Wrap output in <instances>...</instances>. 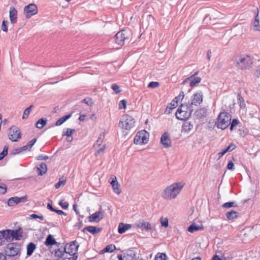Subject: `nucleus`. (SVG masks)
Returning a JSON list of instances; mask_svg holds the SVG:
<instances>
[{
  "label": "nucleus",
  "mask_w": 260,
  "mask_h": 260,
  "mask_svg": "<svg viewBox=\"0 0 260 260\" xmlns=\"http://www.w3.org/2000/svg\"><path fill=\"white\" fill-rule=\"evenodd\" d=\"M8 22L4 20L2 22V29L4 31L7 32L8 31Z\"/></svg>",
  "instance_id": "obj_50"
},
{
  "label": "nucleus",
  "mask_w": 260,
  "mask_h": 260,
  "mask_svg": "<svg viewBox=\"0 0 260 260\" xmlns=\"http://www.w3.org/2000/svg\"><path fill=\"white\" fill-rule=\"evenodd\" d=\"M211 53L212 52L211 50H209L207 51V58L209 61L210 60V58L211 57Z\"/></svg>",
  "instance_id": "obj_63"
},
{
  "label": "nucleus",
  "mask_w": 260,
  "mask_h": 260,
  "mask_svg": "<svg viewBox=\"0 0 260 260\" xmlns=\"http://www.w3.org/2000/svg\"><path fill=\"white\" fill-rule=\"evenodd\" d=\"M21 246L20 245L12 243L8 244L5 249L6 255L8 256H15L20 255Z\"/></svg>",
  "instance_id": "obj_6"
},
{
  "label": "nucleus",
  "mask_w": 260,
  "mask_h": 260,
  "mask_svg": "<svg viewBox=\"0 0 260 260\" xmlns=\"http://www.w3.org/2000/svg\"><path fill=\"white\" fill-rule=\"evenodd\" d=\"M148 134L146 131L139 132L135 136L134 142L136 144H146L148 142Z\"/></svg>",
  "instance_id": "obj_10"
},
{
  "label": "nucleus",
  "mask_w": 260,
  "mask_h": 260,
  "mask_svg": "<svg viewBox=\"0 0 260 260\" xmlns=\"http://www.w3.org/2000/svg\"><path fill=\"white\" fill-rule=\"evenodd\" d=\"M101 228H96L95 226L90 225L84 228L83 229L82 231L85 232V231H87L94 235L98 233H100L101 231Z\"/></svg>",
  "instance_id": "obj_19"
},
{
  "label": "nucleus",
  "mask_w": 260,
  "mask_h": 260,
  "mask_svg": "<svg viewBox=\"0 0 260 260\" xmlns=\"http://www.w3.org/2000/svg\"><path fill=\"white\" fill-rule=\"evenodd\" d=\"M4 235V240L7 242H11L13 241L12 233L13 230H6L2 231Z\"/></svg>",
  "instance_id": "obj_20"
},
{
  "label": "nucleus",
  "mask_w": 260,
  "mask_h": 260,
  "mask_svg": "<svg viewBox=\"0 0 260 260\" xmlns=\"http://www.w3.org/2000/svg\"><path fill=\"white\" fill-rule=\"evenodd\" d=\"M206 111L204 109H200L196 111V115L199 117L201 118L206 116Z\"/></svg>",
  "instance_id": "obj_37"
},
{
  "label": "nucleus",
  "mask_w": 260,
  "mask_h": 260,
  "mask_svg": "<svg viewBox=\"0 0 260 260\" xmlns=\"http://www.w3.org/2000/svg\"><path fill=\"white\" fill-rule=\"evenodd\" d=\"M67 245L68 244H66V249L68 248V251H66V254L77 255V250L79 245L76 241L72 242L68 247Z\"/></svg>",
  "instance_id": "obj_12"
},
{
  "label": "nucleus",
  "mask_w": 260,
  "mask_h": 260,
  "mask_svg": "<svg viewBox=\"0 0 260 260\" xmlns=\"http://www.w3.org/2000/svg\"><path fill=\"white\" fill-rule=\"evenodd\" d=\"M255 75L257 77H259L260 76V65L257 66Z\"/></svg>",
  "instance_id": "obj_60"
},
{
  "label": "nucleus",
  "mask_w": 260,
  "mask_h": 260,
  "mask_svg": "<svg viewBox=\"0 0 260 260\" xmlns=\"http://www.w3.org/2000/svg\"><path fill=\"white\" fill-rule=\"evenodd\" d=\"M235 145L233 143L230 144L226 148L223 149L222 151L219 152L217 155H218V159L221 157L228 151H232L235 148Z\"/></svg>",
  "instance_id": "obj_24"
},
{
  "label": "nucleus",
  "mask_w": 260,
  "mask_h": 260,
  "mask_svg": "<svg viewBox=\"0 0 260 260\" xmlns=\"http://www.w3.org/2000/svg\"><path fill=\"white\" fill-rule=\"evenodd\" d=\"M192 128L193 125L188 122H185L183 126V129L185 132H189Z\"/></svg>",
  "instance_id": "obj_35"
},
{
  "label": "nucleus",
  "mask_w": 260,
  "mask_h": 260,
  "mask_svg": "<svg viewBox=\"0 0 260 260\" xmlns=\"http://www.w3.org/2000/svg\"><path fill=\"white\" fill-rule=\"evenodd\" d=\"M111 179H112L110 183L112 186L113 191L117 194H120L121 189L120 188L119 184L117 181L116 177L114 176L113 178H111Z\"/></svg>",
  "instance_id": "obj_16"
},
{
  "label": "nucleus",
  "mask_w": 260,
  "mask_h": 260,
  "mask_svg": "<svg viewBox=\"0 0 260 260\" xmlns=\"http://www.w3.org/2000/svg\"><path fill=\"white\" fill-rule=\"evenodd\" d=\"M47 119L46 118H41L36 123V127L39 129L42 128L47 123Z\"/></svg>",
  "instance_id": "obj_33"
},
{
  "label": "nucleus",
  "mask_w": 260,
  "mask_h": 260,
  "mask_svg": "<svg viewBox=\"0 0 260 260\" xmlns=\"http://www.w3.org/2000/svg\"><path fill=\"white\" fill-rule=\"evenodd\" d=\"M65 253V246L61 247L55 251V255L58 258V260H63Z\"/></svg>",
  "instance_id": "obj_21"
},
{
  "label": "nucleus",
  "mask_w": 260,
  "mask_h": 260,
  "mask_svg": "<svg viewBox=\"0 0 260 260\" xmlns=\"http://www.w3.org/2000/svg\"><path fill=\"white\" fill-rule=\"evenodd\" d=\"M127 34L124 30L118 32L114 38L115 43L120 46L123 45L125 42L128 40Z\"/></svg>",
  "instance_id": "obj_7"
},
{
  "label": "nucleus",
  "mask_w": 260,
  "mask_h": 260,
  "mask_svg": "<svg viewBox=\"0 0 260 260\" xmlns=\"http://www.w3.org/2000/svg\"><path fill=\"white\" fill-rule=\"evenodd\" d=\"M36 139H34L32 140H31L27 144V145L25 147H24V148L26 147H29V148H31L34 144L35 143H36Z\"/></svg>",
  "instance_id": "obj_56"
},
{
  "label": "nucleus",
  "mask_w": 260,
  "mask_h": 260,
  "mask_svg": "<svg viewBox=\"0 0 260 260\" xmlns=\"http://www.w3.org/2000/svg\"><path fill=\"white\" fill-rule=\"evenodd\" d=\"M259 21H254L253 23L254 29L256 31H260V25Z\"/></svg>",
  "instance_id": "obj_48"
},
{
  "label": "nucleus",
  "mask_w": 260,
  "mask_h": 260,
  "mask_svg": "<svg viewBox=\"0 0 260 260\" xmlns=\"http://www.w3.org/2000/svg\"><path fill=\"white\" fill-rule=\"evenodd\" d=\"M90 222H99L103 218V212L101 211L95 212L89 217Z\"/></svg>",
  "instance_id": "obj_15"
},
{
  "label": "nucleus",
  "mask_w": 260,
  "mask_h": 260,
  "mask_svg": "<svg viewBox=\"0 0 260 260\" xmlns=\"http://www.w3.org/2000/svg\"><path fill=\"white\" fill-rule=\"evenodd\" d=\"M30 216L34 218V219H36V218H39L40 219L43 220L44 219V217L43 216H39V215H38L37 214H32L30 215Z\"/></svg>",
  "instance_id": "obj_58"
},
{
  "label": "nucleus",
  "mask_w": 260,
  "mask_h": 260,
  "mask_svg": "<svg viewBox=\"0 0 260 260\" xmlns=\"http://www.w3.org/2000/svg\"><path fill=\"white\" fill-rule=\"evenodd\" d=\"M48 158L47 156H43V155H40L38 156V160H43V159H47Z\"/></svg>",
  "instance_id": "obj_62"
},
{
  "label": "nucleus",
  "mask_w": 260,
  "mask_h": 260,
  "mask_svg": "<svg viewBox=\"0 0 260 260\" xmlns=\"http://www.w3.org/2000/svg\"><path fill=\"white\" fill-rule=\"evenodd\" d=\"M111 88L116 93H119L121 92V90L120 89L119 86L117 85L116 84L112 85Z\"/></svg>",
  "instance_id": "obj_47"
},
{
  "label": "nucleus",
  "mask_w": 260,
  "mask_h": 260,
  "mask_svg": "<svg viewBox=\"0 0 260 260\" xmlns=\"http://www.w3.org/2000/svg\"><path fill=\"white\" fill-rule=\"evenodd\" d=\"M77 255L66 254V260H77Z\"/></svg>",
  "instance_id": "obj_45"
},
{
  "label": "nucleus",
  "mask_w": 260,
  "mask_h": 260,
  "mask_svg": "<svg viewBox=\"0 0 260 260\" xmlns=\"http://www.w3.org/2000/svg\"><path fill=\"white\" fill-rule=\"evenodd\" d=\"M203 93L202 91L197 92L194 93L191 98L190 101L188 102L191 106H198L203 102Z\"/></svg>",
  "instance_id": "obj_11"
},
{
  "label": "nucleus",
  "mask_w": 260,
  "mask_h": 260,
  "mask_svg": "<svg viewBox=\"0 0 260 260\" xmlns=\"http://www.w3.org/2000/svg\"><path fill=\"white\" fill-rule=\"evenodd\" d=\"M135 124L134 118L129 115L125 114L120 119L119 125L122 128L129 130L135 126Z\"/></svg>",
  "instance_id": "obj_5"
},
{
  "label": "nucleus",
  "mask_w": 260,
  "mask_h": 260,
  "mask_svg": "<svg viewBox=\"0 0 260 260\" xmlns=\"http://www.w3.org/2000/svg\"><path fill=\"white\" fill-rule=\"evenodd\" d=\"M56 243L57 242L55 241V239L51 235L47 236L45 241V245L46 246H52L56 244Z\"/></svg>",
  "instance_id": "obj_28"
},
{
  "label": "nucleus",
  "mask_w": 260,
  "mask_h": 260,
  "mask_svg": "<svg viewBox=\"0 0 260 260\" xmlns=\"http://www.w3.org/2000/svg\"><path fill=\"white\" fill-rule=\"evenodd\" d=\"M173 109V108H172V106H171V105L170 107L168 106L165 111V113L170 114L171 112V111Z\"/></svg>",
  "instance_id": "obj_61"
},
{
  "label": "nucleus",
  "mask_w": 260,
  "mask_h": 260,
  "mask_svg": "<svg viewBox=\"0 0 260 260\" xmlns=\"http://www.w3.org/2000/svg\"><path fill=\"white\" fill-rule=\"evenodd\" d=\"M7 188L6 187L0 186V194H4L6 192Z\"/></svg>",
  "instance_id": "obj_59"
},
{
  "label": "nucleus",
  "mask_w": 260,
  "mask_h": 260,
  "mask_svg": "<svg viewBox=\"0 0 260 260\" xmlns=\"http://www.w3.org/2000/svg\"><path fill=\"white\" fill-rule=\"evenodd\" d=\"M238 213L234 210L226 213V217L229 220H233L238 217Z\"/></svg>",
  "instance_id": "obj_30"
},
{
  "label": "nucleus",
  "mask_w": 260,
  "mask_h": 260,
  "mask_svg": "<svg viewBox=\"0 0 260 260\" xmlns=\"http://www.w3.org/2000/svg\"><path fill=\"white\" fill-rule=\"evenodd\" d=\"M104 138V134H101L98 138V139L97 140L96 143L94 144V146L96 147V146H100L101 144L103 142V140Z\"/></svg>",
  "instance_id": "obj_41"
},
{
  "label": "nucleus",
  "mask_w": 260,
  "mask_h": 260,
  "mask_svg": "<svg viewBox=\"0 0 260 260\" xmlns=\"http://www.w3.org/2000/svg\"><path fill=\"white\" fill-rule=\"evenodd\" d=\"M82 102L86 104L87 105L91 106L93 104V102L91 99L90 98H85L82 100Z\"/></svg>",
  "instance_id": "obj_51"
},
{
  "label": "nucleus",
  "mask_w": 260,
  "mask_h": 260,
  "mask_svg": "<svg viewBox=\"0 0 260 260\" xmlns=\"http://www.w3.org/2000/svg\"><path fill=\"white\" fill-rule=\"evenodd\" d=\"M237 205L235 202H227L224 204H223L222 205V207L223 208H229L232 207H236Z\"/></svg>",
  "instance_id": "obj_39"
},
{
  "label": "nucleus",
  "mask_w": 260,
  "mask_h": 260,
  "mask_svg": "<svg viewBox=\"0 0 260 260\" xmlns=\"http://www.w3.org/2000/svg\"><path fill=\"white\" fill-rule=\"evenodd\" d=\"M116 249V247L114 245L111 244L107 245L104 249L101 251V253L105 252H112Z\"/></svg>",
  "instance_id": "obj_31"
},
{
  "label": "nucleus",
  "mask_w": 260,
  "mask_h": 260,
  "mask_svg": "<svg viewBox=\"0 0 260 260\" xmlns=\"http://www.w3.org/2000/svg\"><path fill=\"white\" fill-rule=\"evenodd\" d=\"M167 255L165 253H158L155 257V260H166Z\"/></svg>",
  "instance_id": "obj_38"
},
{
  "label": "nucleus",
  "mask_w": 260,
  "mask_h": 260,
  "mask_svg": "<svg viewBox=\"0 0 260 260\" xmlns=\"http://www.w3.org/2000/svg\"><path fill=\"white\" fill-rule=\"evenodd\" d=\"M65 121V116H63L61 117L60 119H59L56 122V126H59L61 125Z\"/></svg>",
  "instance_id": "obj_52"
},
{
  "label": "nucleus",
  "mask_w": 260,
  "mask_h": 260,
  "mask_svg": "<svg viewBox=\"0 0 260 260\" xmlns=\"http://www.w3.org/2000/svg\"><path fill=\"white\" fill-rule=\"evenodd\" d=\"M203 228V226H199L196 223H192L188 228V231L190 233H194Z\"/></svg>",
  "instance_id": "obj_29"
},
{
  "label": "nucleus",
  "mask_w": 260,
  "mask_h": 260,
  "mask_svg": "<svg viewBox=\"0 0 260 260\" xmlns=\"http://www.w3.org/2000/svg\"><path fill=\"white\" fill-rule=\"evenodd\" d=\"M160 220L162 226H164L165 228H167L168 226V219L167 218L161 217Z\"/></svg>",
  "instance_id": "obj_42"
},
{
  "label": "nucleus",
  "mask_w": 260,
  "mask_h": 260,
  "mask_svg": "<svg viewBox=\"0 0 260 260\" xmlns=\"http://www.w3.org/2000/svg\"><path fill=\"white\" fill-rule=\"evenodd\" d=\"M8 147L5 146L3 151L0 153V160H2L8 154Z\"/></svg>",
  "instance_id": "obj_44"
},
{
  "label": "nucleus",
  "mask_w": 260,
  "mask_h": 260,
  "mask_svg": "<svg viewBox=\"0 0 260 260\" xmlns=\"http://www.w3.org/2000/svg\"><path fill=\"white\" fill-rule=\"evenodd\" d=\"M119 109H125L126 107V101L125 100H122L120 101L119 104Z\"/></svg>",
  "instance_id": "obj_46"
},
{
  "label": "nucleus",
  "mask_w": 260,
  "mask_h": 260,
  "mask_svg": "<svg viewBox=\"0 0 260 260\" xmlns=\"http://www.w3.org/2000/svg\"><path fill=\"white\" fill-rule=\"evenodd\" d=\"M134 257L133 255V253L132 251H127L123 255L124 260H134Z\"/></svg>",
  "instance_id": "obj_36"
},
{
  "label": "nucleus",
  "mask_w": 260,
  "mask_h": 260,
  "mask_svg": "<svg viewBox=\"0 0 260 260\" xmlns=\"http://www.w3.org/2000/svg\"><path fill=\"white\" fill-rule=\"evenodd\" d=\"M187 79L190 81L189 85L191 87L195 86L201 81V78L200 77H193V76H191L187 78Z\"/></svg>",
  "instance_id": "obj_25"
},
{
  "label": "nucleus",
  "mask_w": 260,
  "mask_h": 260,
  "mask_svg": "<svg viewBox=\"0 0 260 260\" xmlns=\"http://www.w3.org/2000/svg\"><path fill=\"white\" fill-rule=\"evenodd\" d=\"M12 238L13 240H19L22 237V231L21 229L13 230Z\"/></svg>",
  "instance_id": "obj_22"
},
{
  "label": "nucleus",
  "mask_w": 260,
  "mask_h": 260,
  "mask_svg": "<svg viewBox=\"0 0 260 260\" xmlns=\"http://www.w3.org/2000/svg\"><path fill=\"white\" fill-rule=\"evenodd\" d=\"M105 148H106V145H104L96 151V155H97V154L101 155V154H103Z\"/></svg>",
  "instance_id": "obj_55"
},
{
  "label": "nucleus",
  "mask_w": 260,
  "mask_h": 260,
  "mask_svg": "<svg viewBox=\"0 0 260 260\" xmlns=\"http://www.w3.org/2000/svg\"><path fill=\"white\" fill-rule=\"evenodd\" d=\"M38 13L37 6L34 4H30L24 8V14L26 18H29Z\"/></svg>",
  "instance_id": "obj_9"
},
{
  "label": "nucleus",
  "mask_w": 260,
  "mask_h": 260,
  "mask_svg": "<svg viewBox=\"0 0 260 260\" xmlns=\"http://www.w3.org/2000/svg\"><path fill=\"white\" fill-rule=\"evenodd\" d=\"M8 136L12 141L17 142L21 138L19 129L16 126H11L9 130Z\"/></svg>",
  "instance_id": "obj_8"
},
{
  "label": "nucleus",
  "mask_w": 260,
  "mask_h": 260,
  "mask_svg": "<svg viewBox=\"0 0 260 260\" xmlns=\"http://www.w3.org/2000/svg\"><path fill=\"white\" fill-rule=\"evenodd\" d=\"M36 247H37V246L35 244L31 243V242L28 243L26 247L27 255L28 256H30L32 254V253L34 252V251L36 250Z\"/></svg>",
  "instance_id": "obj_27"
},
{
  "label": "nucleus",
  "mask_w": 260,
  "mask_h": 260,
  "mask_svg": "<svg viewBox=\"0 0 260 260\" xmlns=\"http://www.w3.org/2000/svg\"><path fill=\"white\" fill-rule=\"evenodd\" d=\"M75 129L68 128L66 130V137H69V136H71L72 134L75 132Z\"/></svg>",
  "instance_id": "obj_53"
},
{
  "label": "nucleus",
  "mask_w": 260,
  "mask_h": 260,
  "mask_svg": "<svg viewBox=\"0 0 260 260\" xmlns=\"http://www.w3.org/2000/svg\"><path fill=\"white\" fill-rule=\"evenodd\" d=\"M9 18L12 24L16 23L17 20V11L13 7H11L9 10Z\"/></svg>",
  "instance_id": "obj_14"
},
{
  "label": "nucleus",
  "mask_w": 260,
  "mask_h": 260,
  "mask_svg": "<svg viewBox=\"0 0 260 260\" xmlns=\"http://www.w3.org/2000/svg\"><path fill=\"white\" fill-rule=\"evenodd\" d=\"M38 170L39 171V175H43L45 174L47 170L46 164L45 163H41L40 167L38 168Z\"/></svg>",
  "instance_id": "obj_32"
},
{
  "label": "nucleus",
  "mask_w": 260,
  "mask_h": 260,
  "mask_svg": "<svg viewBox=\"0 0 260 260\" xmlns=\"http://www.w3.org/2000/svg\"><path fill=\"white\" fill-rule=\"evenodd\" d=\"M252 59L248 55H241L236 60V66L241 70H247L251 68Z\"/></svg>",
  "instance_id": "obj_4"
},
{
  "label": "nucleus",
  "mask_w": 260,
  "mask_h": 260,
  "mask_svg": "<svg viewBox=\"0 0 260 260\" xmlns=\"http://www.w3.org/2000/svg\"><path fill=\"white\" fill-rule=\"evenodd\" d=\"M234 164L232 161H230L228 164L227 168L229 170H234Z\"/></svg>",
  "instance_id": "obj_57"
},
{
  "label": "nucleus",
  "mask_w": 260,
  "mask_h": 260,
  "mask_svg": "<svg viewBox=\"0 0 260 260\" xmlns=\"http://www.w3.org/2000/svg\"><path fill=\"white\" fill-rule=\"evenodd\" d=\"M232 116L228 112H223L219 114L216 123L217 127L222 129L227 128L231 123Z\"/></svg>",
  "instance_id": "obj_3"
},
{
  "label": "nucleus",
  "mask_w": 260,
  "mask_h": 260,
  "mask_svg": "<svg viewBox=\"0 0 260 260\" xmlns=\"http://www.w3.org/2000/svg\"><path fill=\"white\" fill-rule=\"evenodd\" d=\"M238 103L239 104L241 108H244L246 107L244 99L241 96L240 93L238 94Z\"/></svg>",
  "instance_id": "obj_34"
},
{
  "label": "nucleus",
  "mask_w": 260,
  "mask_h": 260,
  "mask_svg": "<svg viewBox=\"0 0 260 260\" xmlns=\"http://www.w3.org/2000/svg\"><path fill=\"white\" fill-rule=\"evenodd\" d=\"M33 107V106L32 105H30L29 107H28L27 108H26L24 112H23V116H22V118L23 119H25V118H26L29 115V113H30V110Z\"/></svg>",
  "instance_id": "obj_40"
},
{
  "label": "nucleus",
  "mask_w": 260,
  "mask_h": 260,
  "mask_svg": "<svg viewBox=\"0 0 260 260\" xmlns=\"http://www.w3.org/2000/svg\"><path fill=\"white\" fill-rule=\"evenodd\" d=\"M184 184L181 182L175 183L166 187L162 193V197L167 200L175 199L182 189Z\"/></svg>",
  "instance_id": "obj_1"
},
{
  "label": "nucleus",
  "mask_w": 260,
  "mask_h": 260,
  "mask_svg": "<svg viewBox=\"0 0 260 260\" xmlns=\"http://www.w3.org/2000/svg\"><path fill=\"white\" fill-rule=\"evenodd\" d=\"M184 96V92L181 91L179 94L175 98V99L171 103L170 105L172 106V108H175L178 106V103L179 101L183 100Z\"/></svg>",
  "instance_id": "obj_18"
},
{
  "label": "nucleus",
  "mask_w": 260,
  "mask_h": 260,
  "mask_svg": "<svg viewBox=\"0 0 260 260\" xmlns=\"http://www.w3.org/2000/svg\"><path fill=\"white\" fill-rule=\"evenodd\" d=\"M239 120L237 119H234L232 121H231L230 130L233 131L234 127L239 124Z\"/></svg>",
  "instance_id": "obj_43"
},
{
  "label": "nucleus",
  "mask_w": 260,
  "mask_h": 260,
  "mask_svg": "<svg viewBox=\"0 0 260 260\" xmlns=\"http://www.w3.org/2000/svg\"><path fill=\"white\" fill-rule=\"evenodd\" d=\"M132 227L131 224L120 223L118 225V231L120 234L124 233L126 230L129 229Z\"/></svg>",
  "instance_id": "obj_23"
},
{
  "label": "nucleus",
  "mask_w": 260,
  "mask_h": 260,
  "mask_svg": "<svg viewBox=\"0 0 260 260\" xmlns=\"http://www.w3.org/2000/svg\"><path fill=\"white\" fill-rule=\"evenodd\" d=\"M137 226L140 228L143 229L147 231L152 229L151 224L148 222L143 221L137 224Z\"/></svg>",
  "instance_id": "obj_26"
},
{
  "label": "nucleus",
  "mask_w": 260,
  "mask_h": 260,
  "mask_svg": "<svg viewBox=\"0 0 260 260\" xmlns=\"http://www.w3.org/2000/svg\"><path fill=\"white\" fill-rule=\"evenodd\" d=\"M211 260H221V259L219 257L218 255L215 254L213 256Z\"/></svg>",
  "instance_id": "obj_64"
},
{
  "label": "nucleus",
  "mask_w": 260,
  "mask_h": 260,
  "mask_svg": "<svg viewBox=\"0 0 260 260\" xmlns=\"http://www.w3.org/2000/svg\"><path fill=\"white\" fill-rule=\"evenodd\" d=\"M160 142L164 148H167L171 146V140L169 137L167 133H165L161 137Z\"/></svg>",
  "instance_id": "obj_13"
},
{
  "label": "nucleus",
  "mask_w": 260,
  "mask_h": 260,
  "mask_svg": "<svg viewBox=\"0 0 260 260\" xmlns=\"http://www.w3.org/2000/svg\"><path fill=\"white\" fill-rule=\"evenodd\" d=\"M159 86V83L157 82H151L149 83L148 87L149 88H154Z\"/></svg>",
  "instance_id": "obj_49"
},
{
  "label": "nucleus",
  "mask_w": 260,
  "mask_h": 260,
  "mask_svg": "<svg viewBox=\"0 0 260 260\" xmlns=\"http://www.w3.org/2000/svg\"><path fill=\"white\" fill-rule=\"evenodd\" d=\"M193 110V107L188 102L182 104L176 112V118L179 120H185L190 116Z\"/></svg>",
  "instance_id": "obj_2"
},
{
  "label": "nucleus",
  "mask_w": 260,
  "mask_h": 260,
  "mask_svg": "<svg viewBox=\"0 0 260 260\" xmlns=\"http://www.w3.org/2000/svg\"><path fill=\"white\" fill-rule=\"evenodd\" d=\"M5 243V242L4 240V235L2 231H0V245L2 246L4 245Z\"/></svg>",
  "instance_id": "obj_54"
},
{
  "label": "nucleus",
  "mask_w": 260,
  "mask_h": 260,
  "mask_svg": "<svg viewBox=\"0 0 260 260\" xmlns=\"http://www.w3.org/2000/svg\"><path fill=\"white\" fill-rule=\"evenodd\" d=\"M25 199L26 198L25 197L21 198H19L17 197H12L9 199L8 201V204L9 206H13L15 204L25 201Z\"/></svg>",
  "instance_id": "obj_17"
}]
</instances>
